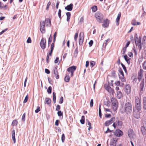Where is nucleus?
I'll return each mask as SVG.
<instances>
[{"label": "nucleus", "mask_w": 146, "mask_h": 146, "mask_svg": "<svg viewBox=\"0 0 146 146\" xmlns=\"http://www.w3.org/2000/svg\"><path fill=\"white\" fill-rule=\"evenodd\" d=\"M45 25L47 27H50L51 25L50 20L48 18L45 19V21H41L40 23V30L42 33L45 32Z\"/></svg>", "instance_id": "obj_1"}, {"label": "nucleus", "mask_w": 146, "mask_h": 146, "mask_svg": "<svg viewBox=\"0 0 146 146\" xmlns=\"http://www.w3.org/2000/svg\"><path fill=\"white\" fill-rule=\"evenodd\" d=\"M135 110H137L138 112L140 111L141 110V99L138 96L135 97Z\"/></svg>", "instance_id": "obj_2"}, {"label": "nucleus", "mask_w": 146, "mask_h": 146, "mask_svg": "<svg viewBox=\"0 0 146 146\" xmlns=\"http://www.w3.org/2000/svg\"><path fill=\"white\" fill-rule=\"evenodd\" d=\"M124 112L128 114L130 113L132 111V105L129 102H127L124 104L123 107Z\"/></svg>", "instance_id": "obj_3"}, {"label": "nucleus", "mask_w": 146, "mask_h": 146, "mask_svg": "<svg viewBox=\"0 0 146 146\" xmlns=\"http://www.w3.org/2000/svg\"><path fill=\"white\" fill-rule=\"evenodd\" d=\"M111 102L113 104L112 109L113 111H115L117 110L118 102L116 99L114 98H112L111 99Z\"/></svg>", "instance_id": "obj_4"}, {"label": "nucleus", "mask_w": 146, "mask_h": 146, "mask_svg": "<svg viewBox=\"0 0 146 146\" xmlns=\"http://www.w3.org/2000/svg\"><path fill=\"white\" fill-rule=\"evenodd\" d=\"M95 17L97 21L100 23L102 22L103 17L102 16L101 13L99 12H96L95 14Z\"/></svg>", "instance_id": "obj_5"}, {"label": "nucleus", "mask_w": 146, "mask_h": 146, "mask_svg": "<svg viewBox=\"0 0 146 146\" xmlns=\"http://www.w3.org/2000/svg\"><path fill=\"white\" fill-rule=\"evenodd\" d=\"M144 80L143 79L140 84L139 87V95H141L143 93L144 91Z\"/></svg>", "instance_id": "obj_6"}, {"label": "nucleus", "mask_w": 146, "mask_h": 146, "mask_svg": "<svg viewBox=\"0 0 146 146\" xmlns=\"http://www.w3.org/2000/svg\"><path fill=\"white\" fill-rule=\"evenodd\" d=\"M76 66H72L67 69V71L69 73H70L71 77L73 76L74 72L76 70Z\"/></svg>", "instance_id": "obj_7"}, {"label": "nucleus", "mask_w": 146, "mask_h": 146, "mask_svg": "<svg viewBox=\"0 0 146 146\" xmlns=\"http://www.w3.org/2000/svg\"><path fill=\"white\" fill-rule=\"evenodd\" d=\"M145 44H146V37L144 36L143 38L142 42H141L135 44V45L136 46H138L139 49L140 50L142 49V45H144V46Z\"/></svg>", "instance_id": "obj_8"}, {"label": "nucleus", "mask_w": 146, "mask_h": 146, "mask_svg": "<svg viewBox=\"0 0 146 146\" xmlns=\"http://www.w3.org/2000/svg\"><path fill=\"white\" fill-rule=\"evenodd\" d=\"M104 87L106 90L109 92L112 93L113 94L114 93V91L113 89L108 84H105L104 85Z\"/></svg>", "instance_id": "obj_9"}, {"label": "nucleus", "mask_w": 146, "mask_h": 146, "mask_svg": "<svg viewBox=\"0 0 146 146\" xmlns=\"http://www.w3.org/2000/svg\"><path fill=\"white\" fill-rule=\"evenodd\" d=\"M84 36L83 33H80L79 36V44L80 45H82L83 44L84 40Z\"/></svg>", "instance_id": "obj_10"}, {"label": "nucleus", "mask_w": 146, "mask_h": 146, "mask_svg": "<svg viewBox=\"0 0 146 146\" xmlns=\"http://www.w3.org/2000/svg\"><path fill=\"white\" fill-rule=\"evenodd\" d=\"M134 40L135 44L141 42V37L138 36L137 34H136L134 35Z\"/></svg>", "instance_id": "obj_11"}, {"label": "nucleus", "mask_w": 146, "mask_h": 146, "mask_svg": "<svg viewBox=\"0 0 146 146\" xmlns=\"http://www.w3.org/2000/svg\"><path fill=\"white\" fill-rule=\"evenodd\" d=\"M144 71L142 69H140L138 73V79L140 82L143 77V73Z\"/></svg>", "instance_id": "obj_12"}, {"label": "nucleus", "mask_w": 146, "mask_h": 146, "mask_svg": "<svg viewBox=\"0 0 146 146\" xmlns=\"http://www.w3.org/2000/svg\"><path fill=\"white\" fill-rule=\"evenodd\" d=\"M110 21L107 19H105L103 20L102 27L104 28H107L109 26Z\"/></svg>", "instance_id": "obj_13"}, {"label": "nucleus", "mask_w": 146, "mask_h": 146, "mask_svg": "<svg viewBox=\"0 0 146 146\" xmlns=\"http://www.w3.org/2000/svg\"><path fill=\"white\" fill-rule=\"evenodd\" d=\"M128 134L129 137L131 139L133 138L135 136L133 130L131 129H129L128 130Z\"/></svg>", "instance_id": "obj_14"}, {"label": "nucleus", "mask_w": 146, "mask_h": 146, "mask_svg": "<svg viewBox=\"0 0 146 146\" xmlns=\"http://www.w3.org/2000/svg\"><path fill=\"white\" fill-rule=\"evenodd\" d=\"M40 46L41 48L44 50L46 48V40L42 38L40 42Z\"/></svg>", "instance_id": "obj_15"}, {"label": "nucleus", "mask_w": 146, "mask_h": 146, "mask_svg": "<svg viewBox=\"0 0 146 146\" xmlns=\"http://www.w3.org/2000/svg\"><path fill=\"white\" fill-rule=\"evenodd\" d=\"M115 117H112L110 120L106 121L105 123V125L106 126H108L115 121Z\"/></svg>", "instance_id": "obj_16"}, {"label": "nucleus", "mask_w": 146, "mask_h": 146, "mask_svg": "<svg viewBox=\"0 0 146 146\" xmlns=\"http://www.w3.org/2000/svg\"><path fill=\"white\" fill-rule=\"evenodd\" d=\"M131 87L130 85L129 84H127L125 86V92L127 95L131 93Z\"/></svg>", "instance_id": "obj_17"}, {"label": "nucleus", "mask_w": 146, "mask_h": 146, "mask_svg": "<svg viewBox=\"0 0 146 146\" xmlns=\"http://www.w3.org/2000/svg\"><path fill=\"white\" fill-rule=\"evenodd\" d=\"M114 135L117 137H120L123 135L122 131L119 129L116 130L114 133Z\"/></svg>", "instance_id": "obj_18"}, {"label": "nucleus", "mask_w": 146, "mask_h": 146, "mask_svg": "<svg viewBox=\"0 0 146 146\" xmlns=\"http://www.w3.org/2000/svg\"><path fill=\"white\" fill-rule=\"evenodd\" d=\"M118 140V138H113L111 140V145H113V146H115V143Z\"/></svg>", "instance_id": "obj_19"}, {"label": "nucleus", "mask_w": 146, "mask_h": 146, "mask_svg": "<svg viewBox=\"0 0 146 146\" xmlns=\"http://www.w3.org/2000/svg\"><path fill=\"white\" fill-rule=\"evenodd\" d=\"M73 7V5L71 3L70 5H68L66 7H65V9L68 11H71L72 10Z\"/></svg>", "instance_id": "obj_20"}, {"label": "nucleus", "mask_w": 146, "mask_h": 146, "mask_svg": "<svg viewBox=\"0 0 146 146\" xmlns=\"http://www.w3.org/2000/svg\"><path fill=\"white\" fill-rule=\"evenodd\" d=\"M121 13L120 12H119L118 14L117 17L116 19V25H119V20L120 19V18L121 17Z\"/></svg>", "instance_id": "obj_21"}, {"label": "nucleus", "mask_w": 146, "mask_h": 146, "mask_svg": "<svg viewBox=\"0 0 146 146\" xmlns=\"http://www.w3.org/2000/svg\"><path fill=\"white\" fill-rule=\"evenodd\" d=\"M141 130L143 135H146V126L145 127L143 126H141Z\"/></svg>", "instance_id": "obj_22"}, {"label": "nucleus", "mask_w": 146, "mask_h": 146, "mask_svg": "<svg viewBox=\"0 0 146 146\" xmlns=\"http://www.w3.org/2000/svg\"><path fill=\"white\" fill-rule=\"evenodd\" d=\"M54 77L57 79L59 78L58 74V72L57 68H55L54 70Z\"/></svg>", "instance_id": "obj_23"}, {"label": "nucleus", "mask_w": 146, "mask_h": 146, "mask_svg": "<svg viewBox=\"0 0 146 146\" xmlns=\"http://www.w3.org/2000/svg\"><path fill=\"white\" fill-rule=\"evenodd\" d=\"M124 58L127 62V63L129 64L130 63V58L128 57L126 54L124 56Z\"/></svg>", "instance_id": "obj_24"}, {"label": "nucleus", "mask_w": 146, "mask_h": 146, "mask_svg": "<svg viewBox=\"0 0 146 146\" xmlns=\"http://www.w3.org/2000/svg\"><path fill=\"white\" fill-rule=\"evenodd\" d=\"M116 126H118L119 127H121L122 124L123 123L122 121H119L118 120L117 121H116L115 122Z\"/></svg>", "instance_id": "obj_25"}, {"label": "nucleus", "mask_w": 146, "mask_h": 146, "mask_svg": "<svg viewBox=\"0 0 146 146\" xmlns=\"http://www.w3.org/2000/svg\"><path fill=\"white\" fill-rule=\"evenodd\" d=\"M131 24L133 25H137L141 24V23L139 22H136L135 20H133L131 22Z\"/></svg>", "instance_id": "obj_26"}, {"label": "nucleus", "mask_w": 146, "mask_h": 146, "mask_svg": "<svg viewBox=\"0 0 146 146\" xmlns=\"http://www.w3.org/2000/svg\"><path fill=\"white\" fill-rule=\"evenodd\" d=\"M117 98L119 99L121 98L122 97V95L121 91H118L117 94Z\"/></svg>", "instance_id": "obj_27"}, {"label": "nucleus", "mask_w": 146, "mask_h": 146, "mask_svg": "<svg viewBox=\"0 0 146 146\" xmlns=\"http://www.w3.org/2000/svg\"><path fill=\"white\" fill-rule=\"evenodd\" d=\"M18 123V121L16 119L14 120L12 123V125L13 126H17Z\"/></svg>", "instance_id": "obj_28"}, {"label": "nucleus", "mask_w": 146, "mask_h": 146, "mask_svg": "<svg viewBox=\"0 0 146 146\" xmlns=\"http://www.w3.org/2000/svg\"><path fill=\"white\" fill-rule=\"evenodd\" d=\"M119 78L122 82H125L126 80L124 77V75H119Z\"/></svg>", "instance_id": "obj_29"}, {"label": "nucleus", "mask_w": 146, "mask_h": 146, "mask_svg": "<svg viewBox=\"0 0 146 146\" xmlns=\"http://www.w3.org/2000/svg\"><path fill=\"white\" fill-rule=\"evenodd\" d=\"M143 108L146 110V97H145L143 98Z\"/></svg>", "instance_id": "obj_30"}, {"label": "nucleus", "mask_w": 146, "mask_h": 146, "mask_svg": "<svg viewBox=\"0 0 146 146\" xmlns=\"http://www.w3.org/2000/svg\"><path fill=\"white\" fill-rule=\"evenodd\" d=\"M45 103L48 104H51V100L48 98H46L45 99Z\"/></svg>", "instance_id": "obj_31"}, {"label": "nucleus", "mask_w": 146, "mask_h": 146, "mask_svg": "<svg viewBox=\"0 0 146 146\" xmlns=\"http://www.w3.org/2000/svg\"><path fill=\"white\" fill-rule=\"evenodd\" d=\"M70 80V77L69 76L66 75L64 78L65 81L67 82H68Z\"/></svg>", "instance_id": "obj_32"}, {"label": "nucleus", "mask_w": 146, "mask_h": 146, "mask_svg": "<svg viewBox=\"0 0 146 146\" xmlns=\"http://www.w3.org/2000/svg\"><path fill=\"white\" fill-rule=\"evenodd\" d=\"M52 40V35L51 34L48 40V46H49V45L51 43V42Z\"/></svg>", "instance_id": "obj_33"}, {"label": "nucleus", "mask_w": 146, "mask_h": 146, "mask_svg": "<svg viewBox=\"0 0 146 146\" xmlns=\"http://www.w3.org/2000/svg\"><path fill=\"white\" fill-rule=\"evenodd\" d=\"M80 122L81 123L83 124L85 123V117L84 116H82V117L81 119L80 120Z\"/></svg>", "instance_id": "obj_34"}, {"label": "nucleus", "mask_w": 146, "mask_h": 146, "mask_svg": "<svg viewBox=\"0 0 146 146\" xmlns=\"http://www.w3.org/2000/svg\"><path fill=\"white\" fill-rule=\"evenodd\" d=\"M92 11L94 12L96 11L97 10V8L96 6H94L92 7Z\"/></svg>", "instance_id": "obj_35"}, {"label": "nucleus", "mask_w": 146, "mask_h": 146, "mask_svg": "<svg viewBox=\"0 0 146 146\" xmlns=\"http://www.w3.org/2000/svg\"><path fill=\"white\" fill-rule=\"evenodd\" d=\"M56 93L55 92H54L53 93V101L54 103H55L56 102Z\"/></svg>", "instance_id": "obj_36"}, {"label": "nucleus", "mask_w": 146, "mask_h": 146, "mask_svg": "<svg viewBox=\"0 0 146 146\" xmlns=\"http://www.w3.org/2000/svg\"><path fill=\"white\" fill-rule=\"evenodd\" d=\"M78 32L77 31V32L75 33L74 36V39L75 41L77 40V38L78 36Z\"/></svg>", "instance_id": "obj_37"}, {"label": "nucleus", "mask_w": 146, "mask_h": 146, "mask_svg": "<svg viewBox=\"0 0 146 146\" xmlns=\"http://www.w3.org/2000/svg\"><path fill=\"white\" fill-rule=\"evenodd\" d=\"M65 137L64 134V133H63L62 135V136H61V140H62V142L63 143H64V142L65 140Z\"/></svg>", "instance_id": "obj_38"}, {"label": "nucleus", "mask_w": 146, "mask_h": 146, "mask_svg": "<svg viewBox=\"0 0 146 146\" xmlns=\"http://www.w3.org/2000/svg\"><path fill=\"white\" fill-rule=\"evenodd\" d=\"M52 87L51 86H50L48 88L47 90V92L48 94H50L51 92Z\"/></svg>", "instance_id": "obj_39"}, {"label": "nucleus", "mask_w": 146, "mask_h": 146, "mask_svg": "<svg viewBox=\"0 0 146 146\" xmlns=\"http://www.w3.org/2000/svg\"><path fill=\"white\" fill-rule=\"evenodd\" d=\"M95 64V62L94 61H92L90 62V66L91 68L93 67Z\"/></svg>", "instance_id": "obj_40"}, {"label": "nucleus", "mask_w": 146, "mask_h": 146, "mask_svg": "<svg viewBox=\"0 0 146 146\" xmlns=\"http://www.w3.org/2000/svg\"><path fill=\"white\" fill-rule=\"evenodd\" d=\"M121 82L120 81H116L115 82V84L117 86H120Z\"/></svg>", "instance_id": "obj_41"}, {"label": "nucleus", "mask_w": 146, "mask_h": 146, "mask_svg": "<svg viewBox=\"0 0 146 146\" xmlns=\"http://www.w3.org/2000/svg\"><path fill=\"white\" fill-rule=\"evenodd\" d=\"M61 10H60V9H59L58 11V15L60 19H61Z\"/></svg>", "instance_id": "obj_42"}, {"label": "nucleus", "mask_w": 146, "mask_h": 146, "mask_svg": "<svg viewBox=\"0 0 146 146\" xmlns=\"http://www.w3.org/2000/svg\"><path fill=\"white\" fill-rule=\"evenodd\" d=\"M121 64L124 70L125 71V72H126L127 70L126 68L125 67V65L122 63H121Z\"/></svg>", "instance_id": "obj_43"}, {"label": "nucleus", "mask_w": 146, "mask_h": 146, "mask_svg": "<svg viewBox=\"0 0 146 146\" xmlns=\"http://www.w3.org/2000/svg\"><path fill=\"white\" fill-rule=\"evenodd\" d=\"M26 114L25 113L23 115L22 117V120L23 121H24L25 120V117Z\"/></svg>", "instance_id": "obj_44"}, {"label": "nucleus", "mask_w": 146, "mask_h": 146, "mask_svg": "<svg viewBox=\"0 0 146 146\" xmlns=\"http://www.w3.org/2000/svg\"><path fill=\"white\" fill-rule=\"evenodd\" d=\"M51 4V3L50 1H49L48 3L47 4V6H46V10H48V9L49 8V6Z\"/></svg>", "instance_id": "obj_45"}, {"label": "nucleus", "mask_w": 146, "mask_h": 146, "mask_svg": "<svg viewBox=\"0 0 146 146\" xmlns=\"http://www.w3.org/2000/svg\"><path fill=\"white\" fill-rule=\"evenodd\" d=\"M142 66L144 69L146 70V61L144 62Z\"/></svg>", "instance_id": "obj_46"}, {"label": "nucleus", "mask_w": 146, "mask_h": 146, "mask_svg": "<svg viewBox=\"0 0 146 146\" xmlns=\"http://www.w3.org/2000/svg\"><path fill=\"white\" fill-rule=\"evenodd\" d=\"M118 71L120 73V74L121 75H124L123 70L121 68H120L119 69Z\"/></svg>", "instance_id": "obj_47"}, {"label": "nucleus", "mask_w": 146, "mask_h": 146, "mask_svg": "<svg viewBox=\"0 0 146 146\" xmlns=\"http://www.w3.org/2000/svg\"><path fill=\"white\" fill-rule=\"evenodd\" d=\"M28 99V95H27L24 100L23 103H26Z\"/></svg>", "instance_id": "obj_48"}, {"label": "nucleus", "mask_w": 146, "mask_h": 146, "mask_svg": "<svg viewBox=\"0 0 146 146\" xmlns=\"http://www.w3.org/2000/svg\"><path fill=\"white\" fill-rule=\"evenodd\" d=\"M12 137L13 141L14 143H15L16 142V139L15 137V135H12Z\"/></svg>", "instance_id": "obj_49"}, {"label": "nucleus", "mask_w": 146, "mask_h": 146, "mask_svg": "<svg viewBox=\"0 0 146 146\" xmlns=\"http://www.w3.org/2000/svg\"><path fill=\"white\" fill-rule=\"evenodd\" d=\"M57 114L59 116H61L63 115V113H62L60 111H58V112Z\"/></svg>", "instance_id": "obj_50"}, {"label": "nucleus", "mask_w": 146, "mask_h": 146, "mask_svg": "<svg viewBox=\"0 0 146 146\" xmlns=\"http://www.w3.org/2000/svg\"><path fill=\"white\" fill-rule=\"evenodd\" d=\"M40 111V108L39 106L37 107V109L35 110V112L36 113H38Z\"/></svg>", "instance_id": "obj_51"}, {"label": "nucleus", "mask_w": 146, "mask_h": 146, "mask_svg": "<svg viewBox=\"0 0 146 146\" xmlns=\"http://www.w3.org/2000/svg\"><path fill=\"white\" fill-rule=\"evenodd\" d=\"M63 102V97L62 96L60 97L59 102L60 104H62Z\"/></svg>", "instance_id": "obj_52"}, {"label": "nucleus", "mask_w": 146, "mask_h": 146, "mask_svg": "<svg viewBox=\"0 0 146 146\" xmlns=\"http://www.w3.org/2000/svg\"><path fill=\"white\" fill-rule=\"evenodd\" d=\"M90 106L91 107L93 106V99H92L90 100Z\"/></svg>", "instance_id": "obj_53"}, {"label": "nucleus", "mask_w": 146, "mask_h": 146, "mask_svg": "<svg viewBox=\"0 0 146 146\" xmlns=\"http://www.w3.org/2000/svg\"><path fill=\"white\" fill-rule=\"evenodd\" d=\"M99 115L100 117V118H102V112L101 109H99Z\"/></svg>", "instance_id": "obj_54"}, {"label": "nucleus", "mask_w": 146, "mask_h": 146, "mask_svg": "<svg viewBox=\"0 0 146 146\" xmlns=\"http://www.w3.org/2000/svg\"><path fill=\"white\" fill-rule=\"evenodd\" d=\"M54 47V43H52L51 45L50 50H53Z\"/></svg>", "instance_id": "obj_55"}, {"label": "nucleus", "mask_w": 146, "mask_h": 146, "mask_svg": "<svg viewBox=\"0 0 146 146\" xmlns=\"http://www.w3.org/2000/svg\"><path fill=\"white\" fill-rule=\"evenodd\" d=\"M133 50L134 51V52L135 53V55H137V50L135 49V47H133Z\"/></svg>", "instance_id": "obj_56"}, {"label": "nucleus", "mask_w": 146, "mask_h": 146, "mask_svg": "<svg viewBox=\"0 0 146 146\" xmlns=\"http://www.w3.org/2000/svg\"><path fill=\"white\" fill-rule=\"evenodd\" d=\"M128 55L130 57H132L133 56V54L131 52H128Z\"/></svg>", "instance_id": "obj_57"}, {"label": "nucleus", "mask_w": 146, "mask_h": 146, "mask_svg": "<svg viewBox=\"0 0 146 146\" xmlns=\"http://www.w3.org/2000/svg\"><path fill=\"white\" fill-rule=\"evenodd\" d=\"M60 108V107L59 105H58L56 106V111H58Z\"/></svg>", "instance_id": "obj_58"}, {"label": "nucleus", "mask_w": 146, "mask_h": 146, "mask_svg": "<svg viewBox=\"0 0 146 146\" xmlns=\"http://www.w3.org/2000/svg\"><path fill=\"white\" fill-rule=\"evenodd\" d=\"M27 42L28 43H31V38L30 37H29L27 40Z\"/></svg>", "instance_id": "obj_59"}, {"label": "nucleus", "mask_w": 146, "mask_h": 146, "mask_svg": "<svg viewBox=\"0 0 146 146\" xmlns=\"http://www.w3.org/2000/svg\"><path fill=\"white\" fill-rule=\"evenodd\" d=\"M49 55L47 54V56L46 58V62L47 63H48L49 62Z\"/></svg>", "instance_id": "obj_60"}, {"label": "nucleus", "mask_w": 146, "mask_h": 146, "mask_svg": "<svg viewBox=\"0 0 146 146\" xmlns=\"http://www.w3.org/2000/svg\"><path fill=\"white\" fill-rule=\"evenodd\" d=\"M59 59V58L58 57H56V59L54 61V63L55 64L57 63L58 62Z\"/></svg>", "instance_id": "obj_61"}, {"label": "nucleus", "mask_w": 146, "mask_h": 146, "mask_svg": "<svg viewBox=\"0 0 146 146\" xmlns=\"http://www.w3.org/2000/svg\"><path fill=\"white\" fill-rule=\"evenodd\" d=\"M8 30L7 29H5L3 30L0 33V35L3 34L4 32L7 31Z\"/></svg>", "instance_id": "obj_62"}, {"label": "nucleus", "mask_w": 146, "mask_h": 146, "mask_svg": "<svg viewBox=\"0 0 146 146\" xmlns=\"http://www.w3.org/2000/svg\"><path fill=\"white\" fill-rule=\"evenodd\" d=\"M93 41L92 40H91L89 42V44L90 46H91L93 44Z\"/></svg>", "instance_id": "obj_63"}, {"label": "nucleus", "mask_w": 146, "mask_h": 146, "mask_svg": "<svg viewBox=\"0 0 146 146\" xmlns=\"http://www.w3.org/2000/svg\"><path fill=\"white\" fill-rule=\"evenodd\" d=\"M45 72L47 74H49L50 73V71L47 69H45Z\"/></svg>", "instance_id": "obj_64"}]
</instances>
